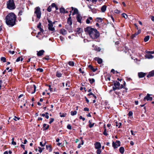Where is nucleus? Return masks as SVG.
Listing matches in <instances>:
<instances>
[{"label":"nucleus","instance_id":"obj_1","mask_svg":"<svg viewBox=\"0 0 154 154\" xmlns=\"http://www.w3.org/2000/svg\"><path fill=\"white\" fill-rule=\"evenodd\" d=\"M16 18V15L13 13L9 14L5 17V22L7 25L13 26L15 24Z\"/></svg>","mask_w":154,"mask_h":154},{"label":"nucleus","instance_id":"obj_2","mask_svg":"<svg viewBox=\"0 0 154 154\" xmlns=\"http://www.w3.org/2000/svg\"><path fill=\"white\" fill-rule=\"evenodd\" d=\"M85 31L89 35L91 38L93 39L97 38L99 36V33L97 31L91 27L86 28L85 29Z\"/></svg>","mask_w":154,"mask_h":154},{"label":"nucleus","instance_id":"obj_3","mask_svg":"<svg viewBox=\"0 0 154 154\" xmlns=\"http://www.w3.org/2000/svg\"><path fill=\"white\" fill-rule=\"evenodd\" d=\"M7 6V8L9 10H13L16 8L14 0H9L8 1Z\"/></svg>","mask_w":154,"mask_h":154},{"label":"nucleus","instance_id":"obj_4","mask_svg":"<svg viewBox=\"0 0 154 154\" xmlns=\"http://www.w3.org/2000/svg\"><path fill=\"white\" fill-rule=\"evenodd\" d=\"M38 20V7L35 8V11L34 15L32 17V20L37 23Z\"/></svg>","mask_w":154,"mask_h":154},{"label":"nucleus","instance_id":"obj_5","mask_svg":"<svg viewBox=\"0 0 154 154\" xmlns=\"http://www.w3.org/2000/svg\"><path fill=\"white\" fill-rule=\"evenodd\" d=\"M36 87L35 85H33V87L28 86L27 88V90L29 92L32 94H33L36 91Z\"/></svg>","mask_w":154,"mask_h":154},{"label":"nucleus","instance_id":"obj_6","mask_svg":"<svg viewBox=\"0 0 154 154\" xmlns=\"http://www.w3.org/2000/svg\"><path fill=\"white\" fill-rule=\"evenodd\" d=\"M48 29L53 32L54 31V27L53 26L52 22L49 19H48Z\"/></svg>","mask_w":154,"mask_h":154},{"label":"nucleus","instance_id":"obj_7","mask_svg":"<svg viewBox=\"0 0 154 154\" xmlns=\"http://www.w3.org/2000/svg\"><path fill=\"white\" fill-rule=\"evenodd\" d=\"M114 85L115 87L118 88V89H120L122 88H124L122 85H120V83L117 81L114 82Z\"/></svg>","mask_w":154,"mask_h":154},{"label":"nucleus","instance_id":"obj_8","mask_svg":"<svg viewBox=\"0 0 154 154\" xmlns=\"http://www.w3.org/2000/svg\"><path fill=\"white\" fill-rule=\"evenodd\" d=\"M71 10H70L69 11L70 12V14H71V11H73V12L72 13V15H74L75 14H77L78 13V10L76 8H74L73 7H72L71 8Z\"/></svg>","mask_w":154,"mask_h":154},{"label":"nucleus","instance_id":"obj_9","mask_svg":"<svg viewBox=\"0 0 154 154\" xmlns=\"http://www.w3.org/2000/svg\"><path fill=\"white\" fill-rule=\"evenodd\" d=\"M65 28L69 32H73V29L72 25H66L65 26Z\"/></svg>","mask_w":154,"mask_h":154},{"label":"nucleus","instance_id":"obj_10","mask_svg":"<svg viewBox=\"0 0 154 154\" xmlns=\"http://www.w3.org/2000/svg\"><path fill=\"white\" fill-rule=\"evenodd\" d=\"M113 147L114 148H117L120 146V142L119 141H117L116 143L113 142L112 143Z\"/></svg>","mask_w":154,"mask_h":154},{"label":"nucleus","instance_id":"obj_11","mask_svg":"<svg viewBox=\"0 0 154 154\" xmlns=\"http://www.w3.org/2000/svg\"><path fill=\"white\" fill-rule=\"evenodd\" d=\"M76 18L77 21L80 23H81V20L82 19V17L81 16V14H76Z\"/></svg>","mask_w":154,"mask_h":154},{"label":"nucleus","instance_id":"obj_12","mask_svg":"<svg viewBox=\"0 0 154 154\" xmlns=\"http://www.w3.org/2000/svg\"><path fill=\"white\" fill-rule=\"evenodd\" d=\"M152 94H147V95L144 98V100H147L151 101L152 100V97H150V96H152Z\"/></svg>","mask_w":154,"mask_h":154},{"label":"nucleus","instance_id":"obj_13","mask_svg":"<svg viewBox=\"0 0 154 154\" xmlns=\"http://www.w3.org/2000/svg\"><path fill=\"white\" fill-rule=\"evenodd\" d=\"M95 148L96 149H100L101 145L100 143L99 142H96L94 143Z\"/></svg>","mask_w":154,"mask_h":154},{"label":"nucleus","instance_id":"obj_14","mask_svg":"<svg viewBox=\"0 0 154 154\" xmlns=\"http://www.w3.org/2000/svg\"><path fill=\"white\" fill-rule=\"evenodd\" d=\"M70 15V14L69 15V17L67 19V23L68 25H72V21Z\"/></svg>","mask_w":154,"mask_h":154},{"label":"nucleus","instance_id":"obj_15","mask_svg":"<svg viewBox=\"0 0 154 154\" xmlns=\"http://www.w3.org/2000/svg\"><path fill=\"white\" fill-rule=\"evenodd\" d=\"M145 75V73L142 72H138V75L140 78L144 77Z\"/></svg>","mask_w":154,"mask_h":154},{"label":"nucleus","instance_id":"obj_16","mask_svg":"<svg viewBox=\"0 0 154 154\" xmlns=\"http://www.w3.org/2000/svg\"><path fill=\"white\" fill-rule=\"evenodd\" d=\"M60 34L65 35L66 34L67 32L65 29H62L60 30Z\"/></svg>","mask_w":154,"mask_h":154},{"label":"nucleus","instance_id":"obj_17","mask_svg":"<svg viewBox=\"0 0 154 154\" xmlns=\"http://www.w3.org/2000/svg\"><path fill=\"white\" fill-rule=\"evenodd\" d=\"M145 57L146 58L148 59H152L153 58V56L150 54H145Z\"/></svg>","mask_w":154,"mask_h":154},{"label":"nucleus","instance_id":"obj_18","mask_svg":"<svg viewBox=\"0 0 154 154\" xmlns=\"http://www.w3.org/2000/svg\"><path fill=\"white\" fill-rule=\"evenodd\" d=\"M141 32V30L140 29H138V31L135 33V34H133L131 35V38H133L135 37L136 35L140 34Z\"/></svg>","mask_w":154,"mask_h":154},{"label":"nucleus","instance_id":"obj_19","mask_svg":"<svg viewBox=\"0 0 154 154\" xmlns=\"http://www.w3.org/2000/svg\"><path fill=\"white\" fill-rule=\"evenodd\" d=\"M154 76V70L149 72L147 76V77H150Z\"/></svg>","mask_w":154,"mask_h":154},{"label":"nucleus","instance_id":"obj_20","mask_svg":"<svg viewBox=\"0 0 154 154\" xmlns=\"http://www.w3.org/2000/svg\"><path fill=\"white\" fill-rule=\"evenodd\" d=\"M92 20V18L91 17H88L86 20V23L87 24H89L91 23V20Z\"/></svg>","mask_w":154,"mask_h":154},{"label":"nucleus","instance_id":"obj_21","mask_svg":"<svg viewBox=\"0 0 154 154\" xmlns=\"http://www.w3.org/2000/svg\"><path fill=\"white\" fill-rule=\"evenodd\" d=\"M106 8V7L105 5H104L102 6L101 8V11L103 12H104L105 11Z\"/></svg>","mask_w":154,"mask_h":154},{"label":"nucleus","instance_id":"obj_22","mask_svg":"<svg viewBox=\"0 0 154 154\" xmlns=\"http://www.w3.org/2000/svg\"><path fill=\"white\" fill-rule=\"evenodd\" d=\"M49 127V125L45 124L43 125V130H45L48 129Z\"/></svg>","mask_w":154,"mask_h":154},{"label":"nucleus","instance_id":"obj_23","mask_svg":"<svg viewBox=\"0 0 154 154\" xmlns=\"http://www.w3.org/2000/svg\"><path fill=\"white\" fill-rule=\"evenodd\" d=\"M88 67L94 72H95L97 70V68H94L93 67L90 65H89Z\"/></svg>","mask_w":154,"mask_h":154},{"label":"nucleus","instance_id":"obj_24","mask_svg":"<svg viewBox=\"0 0 154 154\" xmlns=\"http://www.w3.org/2000/svg\"><path fill=\"white\" fill-rule=\"evenodd\" d=\"M91 121V120H90L88 122L89 123V127L90 128H92L94 126V123H92Z\"/></svg>","mask_w":154,"mask_h":154},{"label":"nucleus","instance_id":"obj_25","mask_svg":"<svg viewBox=\"0 0 154 154\" xmlns=\"http://www.w3.org/2000/svg\"><path fill=\"white\" fill-rule=\"evenodd\" d=\"M119 152L122 154H123L124 151V148L123 147H121L119 148Z\"/></svg>","mask_w":154,"mask_h":154},{"label":"nucleus","instance_id":"obj_26","mask_svg":"<svg viewBox=\"0 0 154 154\" xmlns=\"http://www.w3.org/2000/svg\"><path fill=\"white\" fill-rule=\"evenodd\" d=\"M45 52V51L43 50L39 51V56L43 55Z\"/></svg>","mask_w":154,"mask_h":154},{"label":"nucleus","instance_id":"obj_27","mask_svg":"<svg viewBox=\"0 0 154 154\" xmlns=\"http://www.w3.org/2000/svg\"><path fill=\"white\" fill-rule=\"evenodd\" d=\"M62 74L60 72L57 71L56 72V75L57 77H61Z\"/></svg>","mask_w":154,"mask_h":154},{"label":"nucleus","instance_id":"obj_28","mask_svg":"<svg viewBox=\"0 0 154 154\" xmlns=\"http://www.w3.org/2000/svg\"><path fill=\"white\" fill-rule=\"evenodd\" d=\"M46 148L48 150L49 152H50L51 151L52 149L50 145H49L48 146L46 145Z\"/></svg>","mask_w":154,"mask_h":154},{"label":"nucleus","instance_id":"obj_29","mask_svg":"<svg viewBox=\"0 0 154 154\" xmlns=\"http://www.w3.org/2000/svg\"><path fill=\"white\" fill-rule=\"evenodd\" d=\"M60 13H65V10L63 8H60Z\"/></svg>","mask_w":154,"mask_h":154},{"label":"nucleus","instance_id":"obj_30","mask_svg":"<svg viewBox=\"0 0 154 154\" xmlns=\"http://www.w3.org/2000/svg\"><path fill=\"white\" fill-rule=\"evenodd\" d=\"M149 35L146 36L144 38V41L145 42H147L149 40Z\"/></svg>","mask_w":154,"mask_h":154},{"label":"nucleus","instance_id":"obj_31","mask_svg":"<svg viewBox=\"0 0 154 154\" xmlns=\"http://www.w3.org/2000/svg\"><path fill=\"white\" fill-rule=\"evenodd\" d=\"M69 65L71 66H73L74 65V63L73 61H70L68 62Z\"/></svg>","mask_w":154,"mask_h":154},{"label":"nucleus","instance_id":"obj_32","mask_svg":"<svg viewBox=\"0 0 154 154\" xmlns=\"http://www.w3.org/2000/svg\"><path fill=\"white\" fill-rule=\"evenodd\" d=\"M96 20L98 22L101 23L102 22V19L100 17H97L96 18Z\"/></svg>","mask_w":154,"mask_h":154},{"label":"nucleus","instance_id":"obj_33","mask_svg":"<svg viewBox=\"0 0 154 154\" xmlns=\"http://www.w3.org/2000/svg\"><path fill=\"white\" fill-rule=\"evenodd\" d=\"M108 103L107 101H106L105 102V108H107L108 109H109L110 107V106H109V104L108 105Z\"/></svg>","mask_w":154,"mask_h":154},{"label":"nucleus","instance_id":"obj_34","mask_svg":"<svg viewBox=\"0 0 154 154\" xmlns=\"http://www.w3.org/2000/svg\"><path fill=\"white\" fill-rule=\"evenodd\" d=\"M94 49L95 50L97 51H100L101 49L99 47H98L97 46H95V48H94Z\"/></svg>","mask_w":154,"mask_h":154},{"label":"nucleus","instance_id":"obj_35","mask_svg":"<svg viewBox=\"0 0 154 154\" xmlns=\"http://www.w3.org/2000/svg\"><path fill=\"white\" fill-rule=\"evenodd\" d=\"M97 62L99 64H101L102 62V60L101 59L98 58L97 60Z\"/></svg>","mask_w":154,"mask_h":154},{"label":"nucleus","instance_id":"obj_36","mask_svg":"<svg viewBox=\"0 0 154 154\" xmlns=\"http://www.w3.org/2000/svg\"><path fill=\"white\" fill-rule=\"evenodd\" d=\"M70 113L72 116H74L77 114V111H72Z\"/></svg>","mask_w":154,"mask_h":154},{"label":"nucleus","instance_id":"obj_37","mask_svg":"<svg viewBox=\"0 0 154 154\" xmlns=\"http://www.w3.org/2000/svg\"><path fill=\"white\" fill-rule=\"evenodd\" d=\"M88 80L90 82L91 84L93 83L95 81L94 79H89Z\"/></svg>","mask_w":154,"mask_h":154},{"label":"nucleus","instance_id":"obj_38","mask_svg":"<svg viewBox=\"0 0 154 154\" xmlns=\"http://www.w3.org/2000/svg\"><path fill=\"white\" fill-rule=\"evenodd\" d=\"M145 52L147 54H154V51H146Z\"/></svg>","mask_w":154,"mask_h":154},{"label":"nucleus","instance_id":"obj_39","mask_svg":"<svg viewBox=\"0 0 154 154\" xmlns=\"http://www.w3.org/2000/svg\"><path fill=\"white\" fill-rule=\"evenodd\" d=\"M1 60L4 63L6 62V59L4 57H2L1 58Z\"/></svg>","mask_w":154,"mask_h":154},{"label":"nucleus","instance_id":"obj_40","mask_svg":"<svg viewBox=\"0 0 154 154\" xmlns=\"http://www.w3.org/2000/svg\"><path fill=\"white\" fill-rule=\"evenodd\" d=\"M122 17L124 18L125 19H126L128 18V16L125 13H123L122 14Z\"/></svg>","mask_w":154,"mask_h":154},{"label":"nucleus","instance_id":"obj_41","mask_svg":"<svg viewBox=\"0 0 154 154\" xmlns=\"http://www.w3.org/2000/svg\"><path fill=\"white\" fill-rule=\"evenodd\" d=\"M46 143V142L44 141V142H40V145L42 147L44 146Z\"/></svg>","mask_w":154,"mask_h":154},{"label":"nucleus","instance_id":"obj_42","mask_svg":"<svg viewBox=\"0 0 154 154\" xmlns=\"http://www.w3.org/2000/svg\"><path fill=\"white\" fill-rule=\"evenodd\" d=\"M60 116L61 117H65L66 116V113L64 114L63 113H61L60 112Z\"/></svg>","mask_w":154,"mask_h":154},{"label":"nucleus","instance_id":"obj_43","mask_svg":"<svg viewBox=\"0 0 154 154\" xmlns=\"http://www.w3.org/2000/svg\"><path fill=\"white\" fill-rule=\"evenodd\" d=\"M87 1L90 2H91L92 3H96L97 2V0H86Z\"/></svg>","mask_w":154,"mask_h":154},{"label":"nucleus","instance_id":"obj_44","mask_svg":"<svg viewBox=\"0 0 154 154\" xmlns=\"http://www.w3.org/2000/svg\"><path fill=\"white\" fill-rule=\"evenodd\" d=\"M23 60V58H22L19 57L16 59V61L18 62L20 60H21V61H22Z\"/></svg>","mask_w":154,"mask_h":154},{"label":"nucleus","instance_id":"obj_45","mask_svg":"<svg viewBox=\"0 0 154 154\" xmlns=\"http://www.w3.org/2000/svg\"><path fill=\"white\" fill-rule=\"evenodd\" d=\"M97 151L96 152L97 154H100L101 151L100 149H97Z\"/></svg>","mask_w":154,"mask_h":154},{"label":"nucleus","instance_id":"obj_46","mask_svg":"<svg viewBox=\"0 0 154 154\" xmlns=\"http://www.w3.org/2000/svg\"><path fill=\"white\" fill-rule=\"evenodd\" d=\"M103 134L106 136H107L108 135V134L106 132V129H104V131L103 132Z\"/></svg>","mask_w":154,"mask_h":154},{"label":"nucleus","instance_id":"obj_47","mask_svg":"<svg viewBox=\"0 0 154 154\" xmlns=\"http://www.w3.org/2000/svg\"><path fill=\"white\" fill-rule=\"evenodd\" d=\"M24 11V10L23 9L22 10L20 11L18 13V15L21 16V15H22V14L23 13V12Z\"/></svg>","mask_w":154,"mask_h":154},{"label":"nucleus","instance_id":"obj_48","mask_svg":"<svg viewBox=\"0 0 154 154\" xmlns=\"http://www.w3.org/2000/svg\"><path fill=\"white\" fill-rule=\"evenodd\" d=\"M91 11L94 13H96L97 12V10L95 8H93V9H92Z\"/></svg>","mask_w":154,"mask_h":154},{"label":"nucleus","instance_id":"obj_49","mask_svg":"<svg viewBox=\"0 0 154 154\" xmlns=\"http://www.w3.org/2000/svg\"><path fill=\"white\" fill-rule=\"evenodd\" d=\"M67 128L69 130L72 129V126L70 124H68L67 126Z\"/></svg>","mask_w":154,"mask_h":154},{"label":"nucleus","instance_id":"obj_50","mask_svg":"<svg viewBox=\"0 0 154 154\" xmlns=\"http://www.w3.org/2000/svg\"><path fill=\"white\" fill-rule=\"evenodd\" d=\"M41 25V24L40 23H39V30H40V31L42 32V34L43 33V32H44V30L42 29L41 28H40L39 26Z\"/></svg>","mask_w":154,"mask_h":154},{"label":"nucleus","instance_id":"obj_51","mask_svg":"<svg viewBox=\"0 0 154 154\" xmlns=\"http://www.w3.org/2000/svg\"><path fill=\"white\" fill-rule=\"evenodd\" d=\"M114 12L115 13L117 14H119L120 13V11L117 9H116L114 11Z\"/></svg>","mask_w":154,"mask_h":154},{"label":"nucleus","instance_id":"obj_52","mask_svg":"<svg viewBox=\"0 0 154 154\" xmlns=\"http://www.w3.org/2000/svg\"><path fill=\"white\" fill-rule=\"evenodd\" d=\"M47 11L49 12H50L51 11V7L50 6H49L47 9Z\"/></svg>","mask_w":154,"mask_h":154},{"label":"nucleus","instance_id":"obj_53","mask_svg":"<svg viewBox=\"0 0 154 154\" xmlns=\"http://www.w3.org/2000/svg\"><path fill=\"white\" fill-rule=\"evenodd\" d=\"M122 123H117L116 126L118 127L119 128H120V127Z\"/></svg>","mask_w":154,"mask_h":154},{"label":"nucleus","instance_id":"obj_54","mask_svg":"<svg viewBox=\"0 0 154 154\" xmlns=\"http://www.w3.org/2000/svg\"><path fill=\"white\" fill-rule=\"evenodd\" d=\"M70 82L69 81H67V82L66 83V86H68V87L70 86Z\"/></svg>","mask_w":154,"mask_h":154},{"label":"nucleus","instance_id":"obj_55","mask_svg":"<svg viewBox=\"0 0 154 154\" xmlns=\"http://www.w3.org/2000/svg\"><path fill=\"white\" fill-rule=\"evenodd\" d=\"M77 32L78 33H79L81 32L82 29L80 28H77Z\"/></svg>","mask_w":154,"mask_h":154},{"label":"nucleus","instance_id":"obj_56","mask_svg":"<svg viewBox=\"0 0 154 154\" xmlns=\"http://www.w3.org/2000/svg\"><path fill=\"white\" fill-rule=\"evenodd\" d=\"M133 115V112L132 111H130L128 113V116H132Z\"/></svg>","mask_w":154,"mask_h":154},{"label":"nucleus","instance_id":"obj_57","mask_svg":"<svg viewBox=\"0 0 154 154\" xmlns=\"http://www.w3.org/2000/svg\"><path fill=\"white\" fill-rule=\"evenodd\" d=\"M54 121V119L53 118H51L50 119V121L49 122V124H51Z\"/></svg>","mask_w":154,"mask_h":154},{"label":"nucleus","instance_id":"obj_58","mask_svg":"<svg viewBox=\"0 0 154 154\" xmlns=\"http://www.w3.org/2000/svg\"><path fill=\"white\" fill-rule=\"evenodd\" d=\"M79 119H82L83 121H84L85 120V118L81 116H79Z\"/></svg>","mask_w":154,"mask_h":154},{"label":"nucleus","instance_id":"obj_59","mask_svg":"<svg viewBox=\"0 0 154 154\" xmlns=\"http://www.w3.org/2000/svg\"><path fill=\"white\" fill-rule=\"evenodd\" d=\"M14 118H15L14 119L16 121H17V120H19L20 119V118L17 117L16 116H14Z\"/></svg>","mask_w":154,"mask_h":154},{"label":"nucleus","instance_id":"obj_60","mask_svg":"<svg viewBox=\"0 0 154 154\" xmlns=\"http://www.w3.org/2000/svg\"><path fill=\"white\" fill-rule=\"evenodd\" d=\"M60 40L62 41H63L64 39V38L61 36H60Z\"/></svg>","mask_w":154,"mask_h":154},{"label":"nucleus","instance_id":"obj_61","mask_svg":"<svg viewBox=\"0 0 154 154\" xmlns=\"http://www.w3.org/2000/svg\"><path fill=\"white\" fill-rule=\"evenodd\" d=\"M84 110L85 111H89V109L88 108L85 107L84 108Z\"/></svg>","mask_w":154,"mask_h":154},{"label":"nucleus","instance_id":"obj_62","mask_svg":"<svg viewBox=\"0 0 154 154\" xmlns=\"http://www.w3.org/2000/svg\"><path fill=\"white\" fill-rule=\"evenodd\" d=\"M79 71L82 74H84V71H82L81 68H80L79 69Z\"/></svg>","mask_w":154,"mask_h":154},{"label":"nucleus","instance_id":"obj_63","mask_svg":"<svg viewBox=\"0 0 154 154\" xmlns=\"http://www.w3.org/2000/svg\"><path fill=\"white\" fill-rule=\"evenodd\" d=\"M44 149V148H41L39 147V152H41Z\"/></svg>","mask_w":154,"mask_h":154},{"label":"nucleus","instance_id":"obj_64","mask_svg":"<svg viewBox=\"0 0 154 154\" xmlns=\"http://www.w3.org/2000/svg\"><path fill=\"white\" fill-rule=\"evenodd\" d=\"M51 7H55L56 6V5L54 3H53L51 4Z\"/></svg>","mask_w":154,"mask_h":154}]
</instances>
